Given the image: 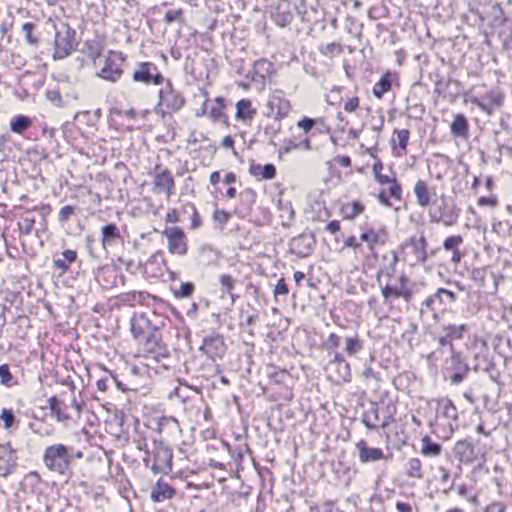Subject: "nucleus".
Listing matches in <instances>:
<instances>
[{
  "label": "nucleus",
  "mask_w": 512,
  "mask_h": 512,
  "mask_svg": "<svg viewBox=\"0 0 512 512\" xmlns=\"http://www.w3.org/2000/svg\"><path fill=\"white\" fill-rule=\"evenodd\" d=\"M117 273L109 267L99 268L96 274V280L103 289H111L117 284Z\"/></svg>",
  "instance_id": "nucleus-36"
},
{
  "label": "nucleus",
  "mask_w": 512,
  "mask_h": 512,
  "mask_svg": "<svg viewBox=\"0 0 512 512\" xmlns=\"http://www.w3.org/2000/svg\"><path fill=\"white\" fill-rule=\"evenodd\" d=\"M195 290V285L192 282H183L180 288L174 290V296L176 298H188L191 297Z\"/></svg>",
  "instance_id": "nucleus-53"
},
{
  "label": "nucleus",
  "mask_w": 512,
  "mask_h": 512,
  "mask_svg": "<svg viewBox=\"0 0 512 512\" xmlns=\"http://www.w3.org/2000/svg\"><path fill=\"white\" fill-rule=\"evenodd\" d=\"M406 474L408 477L422 479L423 478V470H422V462L419 458L413 457L410 458L406 464Z\"/></svg>",
  "instance_id": "nucleus-44"
},
{
  "label": "nucleus",
  "mask_w": 512,
  "mask_h": 512,
  "mask_svg": "<svg viewBox=\"0 0 512 512\" xmlns=\"http://www.w3.org/2000/svg\"><path fill=\"white\" fill-rule=\"evenodd\" d=\"M316 120L309 117H303L297 122V127L302 129L304 134L307 135L315 126Z\"/></svg>",
  "instance_id": "nucleus-61"
},
{
  "label": "nucleus",
  "mask_w": 512,
  "mask_h": 512,
  "mask_svg": "<svg viewBox=\"0 0 512 512\" xmlns=\"http://www.w3.org/2000/svg\"><path fill=\"white\" fill-rule=\"evenodd\" d=\"M395 133L397 135L400 148L405 150L408 145V141H409V136H410L409 130H407V129L395 130Z\"/></svg>",
  "instance_id": "nucleus-64"
},
{
  "label": "nucleus",
  "mask_w": 512,
  "mask_h": 512,
  "mask_svg": "<svg viewBox=\"0 0 512 512\" xmlns=\"http://www.w3.org/2000/svg\"><path fill=\"white\" fill-rule=\"evenodd\" d=\"M341 336L336 333H330L326 340L323 341L322 347L327 351L328 356L331 357L330 363L338 366L346 367L345 353L339 352L337 348L340 345Z\"/></svg>",
  "instance_id": "nucleus-21"
},
{
  "label": "nucleus",
  "mask_w": 512,
  "mask_h": 512,
  "mask_svg": "<svg viewBox=\"0 0 512 512\" xmlns=\"http://www.w3.org/2000/svg\"><path fill=\"white\" fill-rule=\"evenodd\" d=\"M0 421L3 422V426L7 430L17 426L15 413L12 408H3L1 410Z\"/></svg>",
  "instance_id": "nucleus-48"
},
{
  "label": "nucleus",
  "mask_w": 512,
  "mask_h": 512,
  "mask_svg": "<svg viewBox=\"0 0 512 512\" xmlns=\"http://www.w3.org/2000/svg\"><path fill=\"white\" fill-rule=\"evenodd\" d=\"M77 208L72 205L63 206L58 214V221L61 224L66 223L72 216L76 215Z\"/></svg>",
  "instance_id": "nucleus-59"
},
{
  "label": "nucleus",
  "mask_w": 512,
  "mask_h": 512,
  "mask_svg": "<svg viewBox=\"0 0 512 512\" xmlns=\"http://www.w3.org/2000/svg\"><path fill=\"white\" fill-rule=\"evenodd\" d=\"M172 462V449L157 439L153 441V450L146 449V456L143 458L145 467L149 468L155 475L170 473Z\"/></svg>",
  "instance_id": "nucleus-4"
},
{
  "label": "nucleus",
  "mask_w": 512,
  "mask_h": 512,
  "mask_svg": "<svg viewBox=\"0 0 512 512\" xmlns=\"http://www.w3.org/2000/svg\"><path fill=\"white\" fill-rule=\"evenodd\" d=\"M257 211L259 212L260 217L256 220V224L259 226L269 224L272 217L270 210L267 207H258Z\"/></svg>",
  "instance_id": "nucleus-62"
},
{
  "label": "nucleus",
  "mask_w": 512,
  "mask_h": 512,
  "mask_svg": "<svg viewBox=\"0 0 512 512\" xmlns=\"http://www.w3.org/2000/svg\"><path fill=\"white\" fill-rule=\"evenodd\" d=\"M398 261V252L392 251L389 264L381 267L376 274V282L380 288L383 303L389 306L400 298L410 303L418 291L415 287L409 286V279L404 272L395 276Z\"/></svg>",
  "instance_id": "nucleus-1"
},
{
  "label": "nucleus",
  "mask_w": 512,
  "mask_h": 512,
  "mask_svg": "<svg viewBox=\"0 0 512 512\" xmlns=\"http://www.w3.org/2000/svg\"><path fill=\"white\" fill-rule=\"evenodd\" d=\"M393 78H397L396 73H392L390 71L386 72L380 78V80L377 83H375V85L373 86V90H372L373 95L376 98L381 99L383 97V95L391 89Z\"/></svg>",
  "instance_id": "nucleus-37"
},
{
  "label": "nucleus",
  "mask_w": 512,
  "mask_h": 512,
  "mask_svg": "<svg viewBox=\"0 0 512 512\" xmlns=\"http://www.w3.org/2000/svg\"><path fill=\"white\" fill-rule=\"evenodd\" d=\"M486 273H487V269L485 267L474 268L469 272V278L472 281L476 282L480 287H484Z\"/></svg>",
  "instance_id": "nucleus-54"
},
{
  "label": "nucleus",
  "mask_w": 512,
  "mask_h": 512,
  "mask_svg": "<svg viewBox=\"0 0 512 512\" xmlns=\"http://www.w3.org/2000/svg\"><path fill=\"white\" fill-rule=\"evenodd\" d=\"M460 213L461 209L454 199L442 194L439 199L433 202V207L429 211V218L431 223L453 226L458 222Z\"/></svg>",
  "instance_id": "nucleus-5"
},
{
  "label": "nucleus",
  "mask_w": 512,
  "mask_h": 512,
  "mask_svg": "<svg viewBox=\"0 0 512 512\" xmlns=\"http://www.w3.org/2000/svg\"><path fill=\"white\" fill-rule=\"evenodd\" d=\"M397 407L393 403H388L385 405L383 414H382V421H381V428L385 429L387 428L390 423H392L395 419Z\"/></svg>",
  "instance_id": "nucleus-49"
},
{
  "label": "nucleus",
  "mask_w": 512,
  "mask_h": 512,
  "mask_svg": "<svg viewBox=\"0 0 512 512\" xmlns=\"http://www.w3.org/2000/svg\"><path fill=\"white\" fill-rule=\"evenodd\" d=\"M13 379L9 366L7 364L0 365V383L6 387H11L15 384Z\"/></svg>",
  "instance_id": "nucleus-58"
},
{
  "label": "nucleus",
  "mask_w": 512,
  "mask_h": 512,
  "mask_svg": "<svg viewBox=\"0 0 512 512\" xmlns=\"http://www.w3.org/2000/svg\"><path fill=\"white\" fill-rule=\"evenodd\" d=\"M76 46V31L72 29L68 24H61V26L56 29L54 40V58H66L75 50Z\"/></svg>",
  "instance_id": "nucleus-8"
},
{
  "label": "nucleus",
  "mask_w": 512,
  "mask_h": 512,
  "mask_svg": "<svg viewBox=\"0 0 512 512\" xmlns=\"http://www.w3.org/2000/svg\"><path fill=\"white\" fill-rule=\"evenodd\" d=\"M469 327L467 324H447L441 327V333L437 338L438 350L442 353L447 349L449 353L456 351L453 344L454 340H461L464 334L468 332Z\"/></svg>",
  "instance_id": "nucleus-10"
},
{
  "label": "nucleus",
  "mask_w": 512,
  "mask_h": 512,
  "mask_svg": "<svg viewBox=\"0 0 512 512\" xmlns=\"http://www.w3.org/2000/svg\"><path fill=\"white\" fill-rule=\"evenodd\" d=\"M427 247L428 242L423 234L419 237L411 236L400 245L403 261L412 266L424 265L428 258Z\"/></svg>",
  "instance_id": "nucleus-6"
},
{
  "label": "nucleus",
  "mask_w": 512,
  "mask_h": 512,
  "mask_svg": "<svg viewBox=\"0 0 512 512\" xmlns=\"http://www.w3.org/2000/svg\"><path fill=\"white\" fill-rule=\"evenodd\" d=\"M184 105L183 95L173 88L170 81H167L159 91V103L155 107V112L164 116L165 114L178 112Z\"/></svg>",
  "instance_id": "nucleus-7"
},
{
  "label": "nucleus",
  "mask_w": 512,
  "mask_h": 512,
  "mask_svg": "<svg viewBox=\"0 0 512 512\" xmlns=\"http://www.w3.org/2000/svg\"><path fill=\"white\" fill-rule=\"evenodd\" d=\"M438 412L447 419H457V409L450 399H442L438 402Z\"/></svg>",
  "instance_id": "nucleus-45"
},
{
  "label": "nucleus",
  "mask_w": 512,
  "mask_h": 512,
  "mask_svg": "<svg viewBox=\"0 0 512 512\" xmlns=\"http://www.w3.org/2000/svg\"><path fill=\"white\" fill-rule=\"evenodd\" d=\"M413 191L416 196L417 203L420 207L426 208L430 205L431 196L434 193L431 191L428 184L424 180L419 179L415 183Z\"/></svg>",
  "instance_id": "nucleus-35"
},
{
  "label": "nucleus",
  "mask_w": 512,
  "mask_h": 512,
  "mask_svg": "<svg viewBox=\"0 0 512 512\" xmlns=\"http://www.w3.org/2000/svg\"><path fill=\"white\" fill-rule=\"evenodd\" d=\"M273 70V64L266 59H259L254 62L252 69L248 72L247 78L251 81L264 84L267 77Z\"/></svg>",
  "instance_id": "nucleus-24"
},
{
  "label": "nucleus",
  "mask_w": 512,
  "mask_h": 512,
  "mask_svg": "<svg viewBox=\"0 0 512 512\" xmlns=\"http://www.w3.org/2000/svg\"><path fill=\"white\" fill-rule=\"evenodd\" d=\"M131 297L133 301H137L138 304L152 307L154 313H158V310L167 305L162 299L147 292H133L131 293Z\"/></svg>",
  "instance_id": "nucleus-30"
},
{
  "label": "nucleus",
  "mask_w": 512,
  "mask_h": 512,
  "mask_svg": "<svg viewBox=\"0 0 512 512\" xmlns=\"http://www.w3.org/2000/svg\"><path fill=\"white\" fill-rule=\"evenodd\" d=\"M46 98L50 101L54 106L62 108L65 106V102L61 96L59 89H47Z\"/></svg>",
  "instance_id": "nucleus-55"
},
{
  "label": "nucleus",
  "mask_w": 512,
  "mask_h": 512,
  "mask_svg": "<svg viewBox=\"0 0 512 512\" xmlns=\"http://www.w3.org/2000/svg\"><path fill=\"white\" fill-rule=\"evenodd\" d=\"M154 325L146 314H134L130 320V331L134 339L140 341L152 331Z\"/></svg>",
  "instance_id": "nucleus-23"
},
{
  "label": "nucleus",
  "mask_w": 512,
  "mask_h": 512,
  "mask_svg": "<svg viewBox=\"0 0 512 512\" xmlns=\"http://www.w3.org/2000/svg\"><path fill=\"white\" fill-rule=\"evenodd\" d=\"M421 453L426 457H436L440 455L442 446L441 444L434 442L430 436L425 435L422 437Z\"/></svg>",
  "instance_id": "nucleus-41"
},
{
  "label": "nucleus",
  "mask_w": 512,
  "mask_h": 512,
  "mask_svg": "<svg viewBox=\"0 0 512 512\" xmlns=\"http://www.w3.org/2000/svg\"><path fill=\"white\" fill-rule=\"evenodd\" d=\"M343 340V353L348 357H355L364 348V340L357 332L341 336Z\"/></svg>",
  "instance_id": "nucleus-27"
},
{
  "label": "nucleus",
  "mask_w": 512,
  "mask_h": 512,
  "mask_svg": "<svg viewBox=\"0 0 512 512\" xmlns=\"http://www.w3.org/2000/svg\"><path fill=\"white\" fill-rule=\"evenodd\" d=\"M463 243V237L461 235H453L447 237L443 242V248L446 251H455L459 249V245Z\"/></svg>",
  "instance_id": "nucleus-56"
},
{
  "label": "nucleus",
  "mask_w": 512,
  "mask_h": 512,
  "mask_svg": "<svg viewBox=\"0 0 512 512\" xmlns=\"http://www.w3.org/2000/svg\"><path fill=\"white\" fill-rule=\"evenodd\" d=\"M17 451L10 442L0 443V477H7L17 468Z\"/></svg>",
  "instance_id": "nucleus-18"
},
{
  "label": "nucleus",
  "mask_w": 512,
  "mask_h": 512,
  "mask_svg": "<svg viewBox=\"0 0 512 512\" xmlns=\"http://www.w3.org/2000/svg\"><path fill=\"white\" fill-rule=\"evenodd\" d=\"M143 339V349L147 354H150L155 359L168 357L169 351L162 341L158 325H154L152 331Z\"/></svg>",
  "instance_id": "nucleus-12"
},
{
  "label": "nucleus",
  "mask_w": 512,
  "mask_h": 512,
  "mask_svg": "<svg viewBox=\"0 0 512 512\" xmlns=\"http://www.w3.org/2000/svg\"><path fill=\"white\" fill-rule=\"evenodd\" d=\"M156 172L153 177V191L156 193H164L167 198L174 194L175 180L171 171L167 168L160 170L159 166L155 168Z\"/></svg>",
  "instance_id": "nucleus-17"
},
{
  "label": "nucleus",
  "mask_w": 512,
  "mask_h": 512,
  "mask_svg": "<svg viewBox=\"0 0 512 512\" xmlns=\"http://www.w3.org/2000/svg\"><path fill=\"white\" fill-rule=\"evenodd\" d=\"M105 47V39L99 35H96L92 39H87L83 43L82 52L95 64L96 60L102 55Z\"/></svg>",
  "instance_id": "nucleus-25"
},
{
  "label": "nucleus",
  "mask_w": 512,
  "mask_h": 512,
  "mask_svg": "<svg viewBox=\"0 0 512 512\" xmlns=\"http://www.w3.org/2000/svg\"><path fill=\"white\" fill-rule=\"evenodd\" d=\"M240 201L246 206V211L249 213L256 201V192L251 188H246L240 193Z\"/></svg>",
  "instance_id": "nucleus-50"
},
{
  "label": "nucleus",
  "mask_w": 512,
  "mask_h": 512,
  "mask_svg": "<svg viewBox=\"0 0 512 512\" xmlns=\"http://www.w3.org/2000/svg\"><path fill=\"white\" fill-rule=\"evenodd\" d=\"M296 149H300L299 136L285 139L283 141V145L280 148L279 152L280 153H289L292 150H296Z\"/></svg>",
  "instance_id": "nucleus-60"
},
{
  "label": "nucleus",
  "mask_w": 512,
  "mask_h": 512,
  "mask_svg": "<svg viewBox=\"0 0 512 512\" xmlns=\"http://www.w3.org/2000/svg\"><path fill=\"white\" fill-rule=\"evenodd\" d=\"M47 402L52 416H54L58 422L63 423L70 420V416L64 411V403L56 396L50 397Z\"/></svg>",
  "instance_id": "nucleus-38"
},
{
  "label": "nucleus",
  "mask_w": 512,
  "mask_h": 512,
  "mask_svg": "<svg viewBox=\"0 0 512 512\" xmlns=\"http://www.w3.org/2000/svg\"><path fill=\"white\" fill-rule=\"evenodd\" d=\"M32 125V120L25 115H17L10 121V130L16 134H22Z\"/></svg>",
  "instance_id": "nucleus-43"
},
{
  "label": "nucleus",
  "mask_w": 512,
  "mask_h": 512,
  "mask_svg": "<svg viewBox=\"0 0 512 512\" xmlns=\"http://www.w3.org/2000/svg\"><path fill=\"white\" fill-rule=\"evenodd\" d=\"M249 172L252 176H261L262 179L271 180L276 176V167L273 164H252L250 165Z\"/></svg>",
  "instance_id": "nucleus-39"
},
{
  "label": "nucleus",
  "mask_w": 512,
  "mask_h": 512,
  "mask_svg": "<svg viewBox=\"0 0 512 512\" xmlns=\"http://www.w3.org/2000/svg\"><path fill=\"white\" fill-rule=\"evenodd\" d=\"M471 103L476 105L479 109L487 115H492L496 109L502 107L504 103V95L500 91H489L482 99L477 97L471 98Z\"/></svg>",
  "instance_id": "nucleus-19"
},
{
  "label": "nucleus",
  "mask_w": 512,
  "mask_h": 512,
  "mask_svg": "<svg viewBox=\"0 0 512 512\" xmlns=\"http://www.w3.org/2000/svg\"><path fill=\"white\" fill-rule=\"evenodd\" d=\"M364 209L365 207L360 201H352L342 205L341 213L345 219L352 220L363 213Z\"/></svg>",
  "instance_id": "nucleus-42"
},
{
  "label": "nucleus",
  "mask_w": 512,
  "mask_h": 512,
  "mask_svg": "<svg viewBox=\"0 0 512 512\" xmlns=\"http://www.w3.org/2000/svg\"><path fill=\"white\" fill-rule=\"evenodd\" d=\"M100 239L104 250L124 243L120 229L115 223H106L101 227Z\"/></svg>",
  "instance_id": "nucleus-22"
},
{
  "label": "nucleus",
  "mask_w": 512,
  "mask_h": 512,
  "mask_svg": "<svg viewBox=\"0 0 512 512\" xmlns=\"http://www.w3.org/2000/svg\"><path fill=\"white\" fill-rule=\"evenodd\" d=\"M187 207L191 210V228L198 229L202 225L201 217L194 204H188Z\"/></svg>",
  "instance_id": "nucleus-63"
},
{
  "label": "nucleus",
  "mask_w": 512,
  "mask_h": 512,
  "mask_svg": "<svg viewBox=\"0 0 512 512\" xmlns=\"http://www.w3.org/2000/svg\"><path fill=\"white\" fill-rule=\"evenodd\" d=\"M157 432L165 433L168 436H175L181 432L178 420L171 416H162L157 422Z\"/></svg>",
  "instance_id": "nucleus-34"
},
{
  "label": "nucleus",
  "mask_w": 512,
  "mask_h": 512,
  "mask_svg": "<svg viewBox=\"0 0 512 512\" xmlns=\"http://www.w3.org/2000/svg\"><path fill=\"white\" fill-rule=\"evenodd\" d=\"M267 106L270 110L267 115L275 112V120L278 121L286 118L292 108L290 101L282 96L281 91H276L270 96Z\"/></svg>",
  "instance_id": "nucleus-20"
},
{
  "label": "nucleus",
  "mask_w": 512,
  "mask_h": 512,
  "mask_svg": "<svg viewBox=\"0 0 512 512\" xmlns=\"http://www.w3.org/2000/svg\"><path fill=\"white\" fill-rule=\"evenodd\" d=\"M225 107V100L222 97H217L215 99V104L210 108V117L214 121H220L223 117V122H226V115L223 113V109Z\"/></svg>",
  "instance_id": "nucleus-47"
},
{
  "label": "nucleus",
  "mask_w": 512,
  "mask_h": 512,
  "mask_svg": "<svg viewBox=\"0 0 512 512\" xmlns=\"http://www.w3.org/2000/svg\"><path fill=\"white\" fill-rule=\"evenodd\" d=\"M199 350L203 352L208 359L216 361L225 355L227 346L224 342L223 336L213 334L211 336L204 337Z\"/></svg>",
  "instance_id": "nucleus-16"
},
{
  "label": "nucleus",
  "mask_w": 512,
  "mask_h": 512,
  "mask_svg": "<svg viewBox=\"0 0 512 512\" xmlns=\"http://www.w3.org/2000/svg\"><path fill=\"white\" fill-rule=\"evenodd\" d=\"M315 245L316 239L314 235L311 232H303L291 239L289 251L299 258H306L314 252Z\"/></svg>",
  "instance_id": "nucleus-15"
},
{
  "label": "nucleus",
  "mask_w": 512,
  "mask_h": 512,
  "mask_svg": "<svg viewBox=\"0 0 512 512\" xmlns=\"http://www.w3.org/2000/svg\"><path fill=\"white\" fill-rule=\"evenodd\" d=\"M175 493L176 491L172 486L159 479L151 491V499L153 502H162L171 499Z\"/></svg>",
  "instance_id": "nucleus-32"
},
{
  "label": "nucleus",
  "mask_w": 512,
  "mask_h": 512,
  "mask_svg": "<svg viewBox=\"0 0 512 512\" xmlns=\"http://www.w3.org/2000/svg\"><path fill=\"white\" fill-rule=\"evenodd\" d=\"M360 240L364 241V242H368L370 250L373 251L374 245L376 243H380V244H384L385 243V241H386V232L383 229L378 230V231L370 229V230H368L366 232H363L360 235Z\"/></svg>",
  "instance_id": "nucleus-40"
},
{
  "label": "nucleus",
  "mask_w": 512,
  "mask_h": 512,
  "mask_svg": "<svg viewBox=\"0 0 512 512\" xmlns=\"http://www.w3.org/2000/svg\"><path fill=\"white\" fill-rule=\"evenodd\" d=\"M163 235L168 240V250L171 254L184 256L188 251L187 238L179 227H166Z\"/></svg>",
  "instance_id": "nucleus-14"
},
{
  "label": "nucleus",
  "mask_w": 512,
  "mask_h": 512,
  "mask_svg": "<svg viewBox=\"0 0 512 512\" xmlns=\"http://www.w3.org/2000/svg\"><path fill=\"white\" fill-rule=\"evenodd\" d=\"M451 134L455 138L466 140L469 136V123L465 115L456 114L450 125Z\"/></svg>",
  "instance_id": "nucleus-33"
},
{
  "label": "nucleus",
  "mask_w": 512,
  "mask_h": 512,
  "mask_svg": "<svg viewBox=\"0 0 512 512\" xmlns=\"http://www.w3.org/2000/svg\"><path fill=\"white\" fill-rule=\"evenodd\" d=\"M134 82H141L144 84L160 85L164 82V77L160 73L158 67L152 62H139L132 74Z\"/></svg>",
  "instance_id": "nucleus-11"
},
{
  "label": "nucleus",
  "mask_w": 512,
  "mask_h": 512,
  "mask_svg": "<svg viewBox=\"0 0 512 512\" xmlns=\"http://www.w3.org/2000/svg\"><path fill=\"white\" fill-rule=\"evenodd\" d=\"M356 447L359 451V459L362 463L376 462L384 458V453L380 448L369 447L365 440L357 442Z\"/></svg>",
  "instance_id": "nucleus-29"
},
{
  "label": "nucleus",
  "mask_w": 512,
  "mask_h": 512,
  "mask_svg": "<svg viewBox=\"0 0 512 512\" xmlns=\"http://www.w3.org/2000/svg\"><path fill=\"white\" fill-rule=\"evenodd\" d=\"M256 109L252 107L249 99H241L236 103V119L243 123H250L256 116Z\"/></svg>",
  "instance_id": "nucleus-31"
},
{
  "label": "nucleus",
  "mask_w": 512,
  "mask_h": 512,
  "mask_svg": "<svg viewBox=\"0 0 512 512\" xmlns=\"http://www.w3.org/2000/svg\"><path fill=\"white\" fill-rule=\"evenodd\" d=\"M72 452V447L62 443L49 445L43 451V464L49 471L65 475L70 468Z\"/></svg>",
  "instance_id": "nucleus-3"
},
{
  "label": "nucleus",
  "mask_w": 512,
  "mask_h": 512,
  "mask_svg": "<svg viewBox=\"0 0 512 512\" xmlns=\"http://www.w3.org/2000/svg\"><path fill=\"white\" fill-rule=\"evenodd\" d=\"M126 55L120 51L110 50L106 56L105 64L97 73V76L110 82H117L123 74L122 66Z\"/></svg>",
  "instance_id": "nucleus-9"
},
{
  "label": "nucleus",
  "mask_w": 512,
  "mask_h": 512,
  "mask_svg": "<svg viewBox=\"0 0 512 512\" xmlns=\"http://www.w3.org/2000/svg\"><path fill=\"white\" fill-rule=\"evenodd\" d=\"M454 453L461 463L470 464L477 458L475 447L469 440H459L454 446Z\"/></svg>",
  "instance_id": "nucleus-26"
},
{
  "label": "nucleus",
  "mask_w": 512,
  "mask_h": 512,
  "mask_svg": "<svg viewBox=\"0 0 512 512\" xmlns=\"http://www.w3.org/2000/svg\"><path fill=\"white\" fill-rule=\"evenodd\" d=\"M456 301L457 297L454 292L445 288H438L421 303L420 317L438 322L440 313L451 308Z\"/></svg>",
  "instance_id": "nucleus-2"
},
{
  "label": "nucleus",
  "mask_w": 512,
  "mask_h": 512,
  "mask_svg": "<svg viewBox=\"0 0 512 512\" xmlns=\"http://www.w3.org/2000/svg\"><path fill=\"white\" fill-rule=\"evenodd\" d=\"M35 224V218L25 216L22 217L21 220L18 222V227L20 234L22 235H29L31 234Z\"/></svg>",
  "instance_id": "nucleus-52"
},
{
  "label": "nucleus",
  "mask_w": 512,
  "mask_h": 512,
  "mask_svg": "<svg viewBox=\"0 0 512 512\" xmlns=\"http://www.w3.org/2000/svg\"><path fill=\"white\" fill-rule=\"evenodd\" d=\"M361 421L369 430L381 428L382 416H380V408L377 402L372 401L369 403V407L364 411Z\"/></svg>",
  "instance_id": "nucleus-28"
},
{
  "label": "nucleus",
  "mask_w": 512,
  "mask_h": 512,
  "mask_svg": "<svg viewBox=\"0 0 512 512\" xmlns=\"http://www.w3.org/2000/svg\"><path fill=\"white\" fill-rule=\"evenodd\" d=\"M219 282L222 286V292L229 294L232 300L234 301L235 296L232 293V289L234 288L235 280L233 279V277L228 274H221L219 276Z\"/></svg>",
  "instance_id": "nucleus-51"
},
{
  "label": "nucleus",
  "mask_w": 512,
  "mask_h": 512,
  "mask_svg": "<svg viewBox=\"0 0 512 512\" xmlns=\"http://www.w3.org/2000/svg\"><path fill=\"white\" fill-rule=\"evenodd\" d=\"M36 27L37 25L35 23L27 22L24 23L21 28L22 32L25 35L26 42L33 47H38L39 45V38L34 33Z\"/></svg>",
  "instance_id": "nucleus-46"
},
{
  "label": "nucleus",
  "mask_w": 512,
  "mask_h": 512,
  "mask_svg": "<svg viewBox=\"0 0 512 512\" xmlns=\"http://www.w3.org/2000/svg\"><path fill=\"white\" fill-rule=\"evenodd\" d=\"M281 131V123L278 120L274 119L273 123L267 124L264 127V135L272 143V139L276 137Z\"/></svg>",
  "instance_id": "nucleus-57"
},
{
  "label": "nucleus",
  "mask_w": 512,
  "mask_h": 512,
  "mask_svg": "<svg viewBox=\"0 0 512 512\" xmlns=\"http://www.w3.org/2000/svg\"><path fill=\"white\" fill-rule=\"evenodd\" d=\"M449 373L450 382L453 385H459L467 377L470 368L467 362L462 358L460 352L450 353L449 366L446 368Z\"/></svg>",
  "instance_id": "nucleus-13"
}]
</instances>
